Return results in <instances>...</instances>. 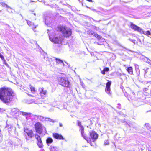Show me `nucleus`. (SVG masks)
<instances>
[{
  "mask_svg": "<svg viewBox=\"0 0 151 151\" xmlns=\"http://www.w3.org/2000/svg\"><path fill=\"white\" fill-rule=\"evenodd\" d=\"M109 70V69L108 67H105L104 68L103 70L101 71V73L103 75L105 74V72H107Z\"/></svg>",
  "mask_w": 151,
  "mask_h": 151,
  "instance_id": "obj_17",
  "label": "nucleus"
},
{
  "mask_svg": "<svg viewBox=\"0 0 151 151\" xmlns=\"http://www.w3.org/2000/svg\"><path fill=\"white\" fill-rule=\"evenodd\" d=\"M27 93V94H28L29 96H31L33 97H34V96H32V95H31V94H29V93Z\"/></svg>",
  "mask_w": 151,
  "mask_h": 151,
  "instance_id": "obj_26",
  "label": "nucleus"
},
{
  "mask_svg": "<svg viewBox=\"0 0 151 151\" xmlns=\"http://www.w3.org/2000/svg\"><path fill=\"white\" fill-rule=\"evenodd\" d=\"M34 15H35V13H34Z\"/></svg>",
  "mask_w": 151,
  "mask_h": 151,
  "instance_id": "obj_31",
  "label": "nucleus"
},
{
  "mask_svg": "<svg viewBox=\"0 0 151 151\" xmlns=\"http://www.w3.org/2000/svg\"><path fill=\"white\" fill-rule=\"evenodd\" d=\"M22 115L24 116L28 115L30 114V113H29L24 112H22Z\"/></svg>",
  "mask_w": 151,
  "mask_h": 151,
  "instance_id": "obj_24",
  "label": "nucleus"
},
{
  "mask_svg": "<svg viewBox=\"0 0 151 151\" xmlns=\"http://www.w3.org/2000/svg\"><path fill=\"white\" fill-rule=\"evenodd\" d=\"M35 129L36 132L41 134L43 132V126L40 122L36 123L34 125Z\"/></svg>",
  "mask_w": 151,
  "mask_h": 151,
  "instance_id": "obj_5",
  "label": "nucleus"
},
{
  "mask_svg": "<svg viewBox=\"0 0 151 151\" xmlns=\"http://www.w3.org/2000/svg\"><path fill=\"white\" fill-rule=\"evenodd\" d=\"M58 83L65 87H69L70 83L67 79L64 77H59L58 79Z\"/></svg>",
  "mask_w": 151,
  "mask_h": 151,
  "instance_id": "obj_3",
  "label": "nucleus"
},
{
  "mask_svg": "<svg viewBox=\"0 0 151 151\" xmlns=\"http://www.w3.org/2000/svg\"><path fill=\"white\" fill-rule=\"evenodd\" d=\"M88 8H89V9H90V7H88Z\"/></svg>",
  "mask_w": 151,
  "mask_h": 151,
  "instance_id": "obj_32",
  "label": "nucleus"
},
{
  "mask_svg": "<svg viewBox=\"0 0 151 151\" xmlns=\"http://www.w3.org/2000/svg\"><path fill=\"white\" fill-rule=\"evenodd\" d=\"M14 93L11 88L4 86L0 88V100L8 104L13 101Z\"/></svg>",
  "mask_w": 151,
  "mask_h": 151,
  "instance_id": "obj_1",
  "label": "nucleus"
},
{
  "mask_svg": "<svg viewBox=\"0 0 151 151\" xmlns=\"http://www.w3.org/2000/svg\"><path fill=\"white\" fill-rule=\"evenodd\" d=\"M58 31H60L65 37L68 38L71 36L72 34L71 29L67 28L66 27L63 25H60L57 27Z\"/></svg>",
  "mask_w": 151,
  "mask_h": 151,
  "instance_id": "obj_2",
  "label": "nucleus"
},
{
  "mask_svg": "<svg viewBox=\"0 0 151 151\" xmlns=\"http://www.w3.org/2000/svg\"><path fill=\"white\" fill-rule=\"evenodd\" d=\"M126 70L129 74L130 75L133 74V69L132 66L127 67V68Z\"/></svg>",
  "mask_w": 151,
  "mask_h": 151,
  "instance_id": "obj_14",
  "label": "nucleus"
},
{
  "mask_svg": "<svg viewBox=\"0 0 151 151\" xmlns=\"http://www.w3.org/2000/svg\"><path fill=\"white\" fill-rule=\"evenodd\" d=\"M131 41L132 42L134 43L135 42V40H131Z\"/></svg>",
  "mask_w": 151,
  "mask_h": 151,
  "instance_id": "obj_29",
  "label": "nucleus"
},
{
  "mask_svg": "<svg viewBox=\"0 0 151 151\" xmlns=\"http://www.w3.org/2000/svg\"><path fill=\"white\" fill-rule=\"evenodd\" d=\"M35 137L37 140V145L39 148H42L43 145L40 136L38 134H36Z\"/></svg>",
  "mask_w": 151,
  "mask_h": 151,
  "instance_id": "obj_6",
  "label": "nucleus"
},
{
  "mask_svg": "<svg viewBox=\"0 0 151 151\" xmlns=\"http://www.w3.org/2000/svg\"><path fill=\"white\" fill-rule=\"evenodd\" d=\"M0 58L3 60L4 62V63H5L6 65H7V64L6 63V60H5L4 57L0 53Z\"/></svg>",
  "mask_w": 151,
  "mask_h": 151,
  "instance_id": "obj_23",
  "label": "nucleus"
},
{
  "mask_svg": "<svg viewBox=\"0 0 151 151\" xmlns=\"http://www.w3.org/2000/svg\"><path fill=\"white\" fill-rule=\"evenodd\" d=\"M24 131L29 138H32L33 137V132L32 129H29L28 128H25L24 129Z\"/></svg>",
  "mask_w": 151,
  "mask_h": 151,
  "instance_id": "obj_9",
  "label": "nucleus"
},
{
  "mask_svg": "<svg viewBox=\"0 0 151 151\" xmlns=\"http://www.w3.org/2000/svg\"><path fill=\"white\" fill-rule=\"evenodd\" d=\"M77 124L80 127V131L81 132L82 136L87 141L88 143H91V140L90 138H88L84 134V128L83 126L81 125V122L79 120L77 121Z\"/></svg>",
  "mask_w": 151,
  "mask_h": 151,
  "instance_id": "obj_4",
  "label": "nucleus"
},
{
  "mask_svg": "<svg viewBox=\"0 0 151 151\" xmlns=\"http://www.w3.org/2000/svg\"><path fill=\"white\" fill-rule=\"evenodd\" d=\"M151 151L150 150V151Z\"/></svg>",
  "mask_w": 151,
  "mask_h": 151,
  "instance_id": "obj_34",
  "label": "nucleus"
},
{
  "mask_svg": "<svg viewBox=\"0 0 151 151\" xmlns=\"http://www.w3.org/2000/svg\"><path fill=\"white\" fill-rule=\"evenodd\" d=\"M132 93L133 94V95H135V93H134V92H132Z\"/></svg>",
  "mask_w": 151,
  "mask_h": 151,
  "instance_id": "obj_30",
  "label": "nucleus"
},
{
  "mask_svg": "<svg viewBox=\"0 0 151 151\" xmlns=\"http://www.w3.org/2000/svg\"><path fill=\"white\" fill-rule=\"evenodd\" d=\"M93 35L99 39H100L102 38V37L98 35L96 33H93Z\"/></svg>",
  "mask_w": 151,
  "mask_h": 151,
  "instance_id": "obj_21",
  "label": "nucleus"
},
{
  "mask_svg": "<svg viewBox=\"0 0 151 151\" xmlns=\"http://www.w3.org/2000/svg\"><path fill=\"white\" fill-rule=\"evenodd\" d=\"M57 148L55 147L51 146L50 148V151H57Z\"/></svg>",
  "mask_w": 151,
  "mask_h": 151,
  "instance_id": "obj_20",
  "label": "nucleus"
},
{
  "mask_svg": "<svg viewBox=\"0 0 151 151\" xmlns=\"http://www.w3.org/2000/svg\"><path fill=\"white\" fill-rule=\"evenodd\" d=\"M27 24L35 32H36L37 30H35V29L36 28L37 26V25H35L32 22L28 20H26Z\"/></svg>",
  "mask_w": 151,
  "mask_h": 151,
  "instance_id": "obj_12",
  "label": "nucleus"
},
{
  "mask_svg": "<svg viewBox=\"0 0 151 151\" xmlns=\"http://www.w3.org/2000/svg\"><path fill=\"white\" fill-rule=\"evenodd\" d=\"M55 60H56L57 63L58 64L63 63V61L60 59L56 58Z\"/></svg>",
  "mask_w": 151,
  "mask_h": 151,
  "instance_id": "obj_22",
  "label": "nucleus"
},
{
  "mask_svg": "<svg viewBox=\"0 0 151 151\" xmlns=\"http://www.w3.org/2000/svg\"><path fill=\"white\" fill-rule=\"evenodd\" d=\"M49 37L50 40L55 43H58L59 42V39L57 37H55L54 34L49 35Z\"/></svg>",
  "mask_w": 151,
  "mask_h": 151,
  "instance_id": "obj_7",
  "label": "nucleus"
},
{
  "mask_svg": "<svg viewBox=\"0 0 151 151\" xmlns=\"http://www.w3.org/2000/svg\"><path fill=\"white\" fill-rule=\"evenodd\" d=\"M90 135L91 138L93 142L95 141L98 137V134L95 131H92L90 132Z\"/></svg>",
  "mask_w": 151,
  "mask_h": 151,
  "instance_id": "obj_10",
  "label": "nucleus"
},
{
  "mask_svg": "<svg viewBox=\"0 0 151 151\" xmlns=\"http://www.w3.org/2000/svg\"><path fill=\"white\" fill-rule=\"evenodd\" d=\"M46 91L43 88L41 89V91L40 92V94L41 96L45 95L46 94Z\"/></svg>",
  "mask_w": 151,
  "mask_h": 151,
  "instance_id": "obj_19",
  "label": "nucleus"
},
{
  "mask_svg": "<svg viewBox=\"0 0 151 151\" xmlns=\"http://www.w3.org/2000/svg\"><path fill=\"white\" fill-rule=\"evenodd\" d=\"M59 126L60 127H62L63 126V125L61 123H59Z\"/></svg>",
  "mask_w": 151,
  "mask_h": 151,
  "instance_id": "obj_25",
  "label": "nucleus"
},
{
  "mask_svg": "<svg viewBox=\"0 0 151 151\" xmlns=\"http://www.w3.org/2000/svg\"><path fill=\"white\" fill-rule=\"evenodd\" d=\"M52 136L55 139L59 140H63L64 139L63 136L61 135L57 132L53 133Z\"/></svg>",
  "mask_w": 151,
  "mask_h": 151,
  "instance_id": "obj_13",
  "label": "nucleus"
},
{
  "mask_svg": "<svg viewBox=\"0 0 151 151\" xmlns=\"http://www.w3.org/2000/svg\"><path fill=\"white\" fill-rule=\"evenodd\" d=\"M24 150V151H29V149L27 148L25 149Z\"/></svg>",
  "mask_w": 151,
  "mask_h": 151,
  "instance_id": "obj_28",
  "label": "nucleus"
},
{
  "mask_svg": "<svg viewBox=\"0 0 151 151\" xmlns=\"http://www.w3.org/2000/svg\"><path fill=\"white\" fill-rule=\"evenodd\" d=\"M130 27L134 31H137L140 33L142 31V28L132 22L130 23Z\"/></svg>",
  "mask_w": 151,
  "mask_h": 151,
  "instance_id": "obj_8",
  "label": "nucleus"
},
{
  "mask_svg": "<svg viewBox=\"0 0 151 151\" xmlns=\"http://www.w3.org/2000/svg\"><path fill=\"white\" fill-rule=\"evenodd\" d=\"M88 8H89V9H90V7H88Z\"/></svg>",
  "mask_w": 151,
  "mask_h": 151,
  "instance_id": "obj_33",
  "label": "nucleus"
},
{
  "mask_svg": "<svg viewBox=\"0 0 151 151\" xmlns=\"http://www.w3.org/2000/svg\"><path fill=\"white\" fill-rule=\"evenodd\" d=\"M141 33H142L147 36L151 35V33L150 31L149 30L147 31L146 32H145L142 29V31L140 32Z\"/></svg>",
  "mask_w": 151,
  "mask_h": 151,
  "instance_id": "obj_16",
  "label": "nucleus"
},
{
  "mask_svg": "<svg viewBox=\"0 0 151 151\" xmlns=\"http://www.w3.org/2000/svg\"><path fill=\"white\" fill-rule=\"evenodd\" d=\"M86 0L88 1L89 2H93V1L92 0Z\"/></svg>",
  "mask_w": 151,
  "mask_h": 151,
  "instance_id": "obj_27",
  "label": "nucleus"
},
{
  "mask_svg": "<svg viewBox=\"0 0 151 151\" xmlns=\"http://www.w3.org/2000/svg\"><path fill=\"white\" fill-rule=\"evenodd\" d=\"M46 142V143L47 144H50L53 142V140L52 138L50 137H48L47 139Z\"/></svg>",
  "mask_w": 151,
  "mask_h": 151,
  "instance_id": "obj_18",
  "label": "nucleus"
},
{
  "mask_svg": "<svg viewBox=\"0 0 151 151\" xmlns=\"http://www.w3.org/2000/svg\"><path fill=\"white\" fill-rule=\"evenodd\" d=\"M29 87L31 93L32 94H35L36 92V90L35 87L33 85L30 84L29 85Z\"/></svg>",
  "mask_w": 151,
  "mask_h": 151,
  "instance_id": "obj_15",
  "label": "nucleus"
},
{
  "mask_svg": "<svg viewBox=\"0 0 151 151\" xmlns=\"http://www.w3.org/2000/svg\"><path fill=\"white\" fill-rule=\"evenodd\" d=\"M111 84V82L108 81L106 83V86L105 89V92L108 94H110V86Z\"/></svg>",
  "mask_w": 151,
  "mask_h": 151,
  "instance_id": "obj_11",
  "label": "nucleus"
}]
</instances>
